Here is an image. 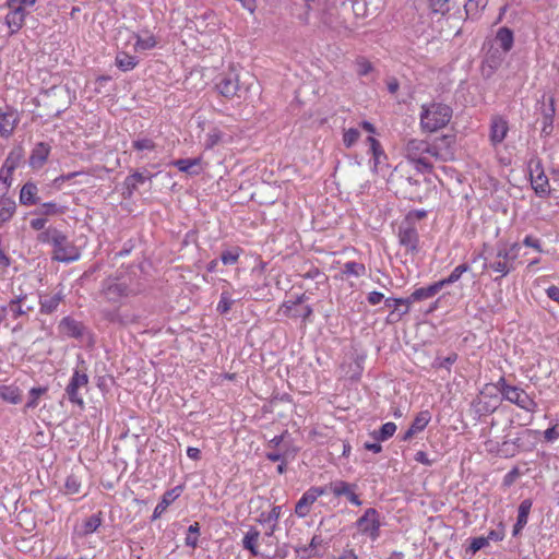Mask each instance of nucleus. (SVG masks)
Here are the masks:
<instances>
[{
  "label": "nucleus",
  "instance_id": "f257e3e1",
  "mask_svg": "<svg viewBox=\"0 0 559 559\" xmlns=\"http://www.w3.org/2000/svg\"><path fill=\"white\" fill-rule=\"evenodd\" d=\"M143 292L139 278L128 273L108 276L102 282L100 295L109 304H122L124 300L135 297Z\"/></svg>",
  "mask_w": 559,
  "mask_h": 559
},
{
  "label": "nucleus",
  "instance_id": "f03ea898",
  "mask_svg": "<svg viewBox=\"0 0 559 559\" xmlns=\"http://www.w3.org/2000/svg\"><path fill=\"white\" fill-rule=\"evenodd\" d=\"M453 110L443 103L431 102L420 106L419 124L423 132L433 133L451 121Z\"/></svg>",
  "mask_w": 559,
  "mask_h": 559
},
{
  "label": "nucleus",
  "instance_id": "7ed1b4c3",
  "mask_svg": "<svg viewBox=\"0 0 559 559\" xmlns=\"http://www.w3.org/2000/svg\"><path fill=\"white\" fill-rule=\"evenodd\" d=\"M496 388L503 400L515 404L526 412H536L537 403L523 389L508 383L504 377L498 380Z\"/></svg>",
  "mask_w": 559,
  "mask_h": 559
},
{
  "label": "nucleus",
  "instance_id": "20e7f679",
  "mask_svg": "<svg viewBox=\"0 0 559 559\" xmlns=\"http://www.w3.org/2000/svg\"><path fill=\"white\" fill-rule=\"evenodd\" d=\"M215 88L225 98L240 97L239 73L235 67H230L215 78Z\"/></svg>",
  "mask_w": 559,
  "mask_h": 559
},
{
  "label": "nucleus",
  "instance_id": "39448f33",
  "mask_svg": "<svg viewBox=\"0 0 559 559\" xmlns=\"http://www.w3.org/2000/svg\"><path fill=\"white\" fill-rule=\"evenodd\" d=\"M88 376L85 371L75 369L70 378L68 385L64 389V396L72 403L80 407L84 406L83 395L81 390L87 391Z\"/></svg>",
  "mask_w": 559,
  "mask_h": 559
},
{
  "label": "nucleus",
  "instance_id": "423d86ee",
  "mask_svg": "<svg viewBox=\"0 0 559 559\" xmlns=\"http://www.w3.org/2000/svg\"><path fill=\"white\" fill-rule=\"evenodd\" d=\"M307 300L305 294L298 295L295 299H289L281 305L280 311L292 319H302L307 321L313 313V309L309 305H302Z\"/></svg>",
  "mask_w": 559,
  "mask_h": 559
},
{
  "label": "nucleus",
  "instance_id": "0eeeda50",
  "mask_svg": "<svg viewBox=\"0 0 559 559\" xmlns=\"http://www.w3.org/2000/svg\"><path fill=\"white\" fill-rule=\"evenodd\" d=\"M53 247L52 260L59 262H73L80 258V252L62 231L58 234V240L51 243Z\"/></svg>",
  "mask_w": 559,
  "mask_h": 559
},
{
  "label": "nucleus",
  "instance_id": "6e6552de",
  "mask_svg": "<svg viewBox=\"0 0 559 559\" xmlns=\"http://www.w3.org/2000/svg\"><path fill=\"white\" fill-rule=\"evenodd\" d=\"M379 512L374 508H368L365 513L356 521L358 530L368 535L371 540H377L380 536Z\"/></svg>",
  "mask_w": 559,
  "mask_h": 559
},
{
  "label": "nucleus",
  "instance_id": "1a4fd4ad",
  "mask_svg": "<svg viewBox=\"0 0 559 559\" xmlns=\"http://www.w3.org/2000/svg\"><path fill=\"white\" fill-rule=\"evenodd\" d=\"M455 141L454 134H444L437 138L432 143V157L439 160H450L455 155Z\"/></svg>",
  "mask_w": 559,
  "mask_h": 559
},
{
  "label": "nucleus",
  "instance_id": "9d476101",
  "mask_svg": "<svg viewBox=\"0 0 559 559\" xmlns=\"http://www.w3.org/2000/svg\"><path fill=\"white\" fill-rule=\"evenodd\" d=\"M5 7L9 9V12L4 17V23L10 29V35H14L24 26L28 12L20 7V4L11 2V0H7Z\"/></svg>",
  "mask_w": 559,
  "mask_h": 559
},
{
  "label": "nucleus",
  "instance_id": "9b49d317",
  "mask_svg": "<svg viewBox=\"0 0 559 559\" xmlns=\"http://www.w3.org/2000/svg\"><path fill=\"white\" fill-rule=\"evenodd\" d=\"M326 493V487H310L305 491L295 506V513L298 518H306L310 512V507L316 500Z\"/></svg>",
  "mask_w": 559,
  "mask_h": 559
},
{
  "label": "nucleus",
  "instance_id": "f8f14e48",
  "mask_svg": "<svg viewBox=\"0 0 559 559\" xmlns=\"http://www.w3.org/2000/svg\"><path fill=\"white\" fill-rule=\"evenodd\" d=\"M19 122L20 112L15 108L7 105L4 109H0V136L10 138Z\"/></svg>",
  "mask_w": 559,
  "mask_h": 559
},
{
  "label": "nucleus",
  "instance_id": "ddd939ff",
  "mask_svg": "<svg viewBox=\"0 0 559 559\" xmlns=\"http://www.w3.org/2000/svg\"><path fill=\"white\" fill-rule=\"evenodd\" d=\"M399 240L408 251L418 252L419 236L414 225L403 222L399 227Z\"/></svg>",
  "mask_w": 559,
  "mask_h": 559
},
{
  "label": "nucleus",
  "instance_id": "4468645a",
  "mask_svg": "<svg viewBox=\"0 0 559 559\" xmlns=\"http://www.w3.org/2000/svg\"><path fill=\"white\" fill-rule=\"evenodd\" d=\"M26 298L27 295L23 293L14 296V298H12L7 306H3L1 308V311H9L13 319H17L20 317H27L28 313L34 310V306L27 305Z\"/></svg>",
  "mask_w": 559,
  "mask_h": 559
},
{
  "label": "nucleus",
  "instance_id": "2eb2a0df",
  "mask_svg": "<svg viewBox=\"0 0 559 559\" xmlns=\"http://www.w3.org/2000/svg\"><path fill=\"white\" fill-rule=\"evenodd\" d=\"M330 491L335 497L345 496L347 500L354 506H361L362 502L359 499L358 495H356L355 489L357 488L356 484H350L344 480H336L330 484Z\"/></svg>",
  "mask_w": 559,
  "mask_h": 559
},
{
  "label": "nucleus",
  "instance_id": "dca6fc26",
  "mask_svg": "<svg viewBox=\"0 0 559 559\" xmlns=\"http://www.w3.org/2000/svg\"><path fill=\"white\" fill-rule=\"evenodd\" d=\"M516 269V264L512 263L507 258H497L495 255L493 261H489V259H485V263L483 264V270H491L499 274V276L495 277V282H499L502 277L509 275Z\"/></svg>",
  "mask_w": 559,
  "mask_h": 559
},
{
  "label": "nucleus",
  "instance_id": "f3484780",
  "mask_svg": "<svg viewBox=\"0 0 559 559\" xmlns=\"http://www.w3.org/2000/svg\"><path fill=\"white\" fill-rule=\"evenodd\" d=\"M425 154L432 156L431 143L418 139H411L406 143L405 156L411 163L425 156Z\"/></svg>",
  "mask_w": 559,
  "mask_h": 559
},
{
  "label": "nucleus",
  "instance_id": "a211bd4d",
  "mask_svg": "<svg viewBox=\"0 0 559 559\" xmlns=\"http://www.w3.org/2000/svg\"><path fill=\"white\" fill-rule=\"evenodd\" d=\"M59 329L67 336L76 338V340L82 338L85 334L88 333V329L86 328V325L83 322L78 321L69 316L64 317L60 321Z\"/></svg>",
  "mask_w": 559,
  "mask_h": 559
},
{
  "label": "nucleus",
  "instance_id": "6ab92c4d",
  "mask_svg": "<svg viewBox=\"0 0 559 559\" xmlns=\"http://www.w3.org/2000/svg\"><path fill=\"white\" fill-rule=\"evenodd\" d=\"M367 144L369 145V152L372 155V170L374 173H379L383 169L384 166H386V159L388 156L382 148L381 143L373 136H368L366 140Z\"/></svg>",
  "mask_w": 559,
  "mask_h": 559
},
{
  "label": "nucleus",
  "instance_id": "aec40b11",
  "mask_svg": "<svg viewBox=\"0 0 559 559\" xmlns=\"http://www.w3.org/2000/svg\"><path fill=\"white\" fill-rule=\"evenodd\" d=\"M51 146L46 142H38L32 150L28 163L33 169H39L46 163Z\"/></svg>",
  "mask_w": 559,
  "mask_h": 559
},
{
  "label": "nucleus",
  "instance_id": "412c9836",
  "mask_svg": "<svg viewBox=\"0 0 559 559\" xmlns=\"http://www.w3.org/2000/svg\"><path fill=\"white\" fill-rule=\"evenodd\" d=\"M509 131L508 122L502 117H495L490 124V141L493 145L501 143Z\"/></svg>",
  "mask_w": 559,
  "mask_h": 559
},
{
  "label": "nucleus",
  "instance_id": "4be33fe9",
  "mask_svg": "<svg viewBox=\"0 0 559 559\" xmlns=\"http://www.w3.org/2000/svg\"><path fill=\"white\" fill-rule=\"evenodd\" d=\"M20 203L25 206L39 204L38 188L36 183L27 181L24 183L20 191Z\"/></svg>",
  "mask_w": 559,
  "mask_h": 559
},
{
  "label": "nucleus",
  "instance_id": "5701e85b",
  "mask_svg": "<svg viewBox=\"0 0 559 559\" xmlns=\"http://www.w3.org/2000/svg\"><path fill=\"white\" fill-rule=\"evenodd\" d=\"M181 491L182 486H176L175 488L167 490L163 495L162 500L155 507L152 520L158 519L162 515V513L165 512L168 506L181 495Z\"/></svg>",
  "mask_w": 559,
  "mask_h": 559
},
{
  "label": "nucleus",
  "instance_id": "b1692460",
  "mask_svg": "<svg viewBox=\"0 0 559 559\" xmlns=\"http://www.w3.org/2000/svg\"><path fill=\"white\" fill-rule=\"evenodd\" d=\"M531 187L538 198L545 199L550 195L551 189L546 174L534 175L530 178Z\"/></svg>",
  "mask_w": 559,
  "mask_h": 559
},
{
  "label": "nucleus",
  "instance_id": "393cba45",
  "mask_svg": "<svg viewBox=\"0 0 559 559\" xmlns=\"http://www.w3.org/2000/svg\"><path fill=\"white\" fill-rule=\"evenodd\" d=\"M179 171L188 175H199L201 173V158H179L171 163Z\"/></svg>",
  "mask_w": 559,
  "mask_h": 559
},
{
  "label": "nucleus",
  "instance_id": "a878e982",
  "mask_svg": "<svg viewBox=\"0 0 559 559\" xmlns=\"http://www.w3.org/2000/svg\"><path fill=\"white\" fill-rule=\"evenodd\" d=\"M320 21L326 28L341 33L342 29H347L343 21L335 14L334 9H326L322 12Z\"/></svg>",
  "mask_w": 559,
  "mask_h": 559
},
{
  "label": "nucleus",
  "instance_id": "bb28decb",
  "mask_svg": "<svg viewBox=\"0 0 559 559\" xmlns=\"http://www.w3.org/2000/svg\"><path fill=\"white\" fill-rule=\"evenodd\" d=\"M16 212V203L15 201L7 197V194H2L0 197V227L11 221L13 215Z\"/></svg>",
  "mask_w": 559,
  "mask_h": 559
},
{
  "label": "nucleus",
  "instance_id": "cd10ccee",
  "mask_svg": "<svg viewBox=\"0 0 559 559\" xmlns=\"http://www.w3.org/2000/svg\"><path fill=\"white\" fill-rule=\"evenodd\" d=\"M442 289L441 283L435 282L426 287L416 288L411 295L412 302L435 297Z\"/></svg>",
  "mask_w": 559,
  "mask_h": 559
},
{
  "label": "nucleus",
  "instance_id": "c85d7f7f",
  "mask_svg": "<svg viewBox=\"0 0 559 559\" xmlns=\"http://www.w3.org/2000/svg\"><path fill=\"white\" fill-rule=\"evenodd\" d=\"M366 266L362 263H358L356 261H348L344 263L341 274L336 276V278L345 280L348 277H361L366 275Z\"/></svg>",
  "mask_w": 559,
  "mask_h": 559
},
{
  "label": "nucleus",
  "instance_id": "c756f323",
  "mask_svg": "<svg viewBox=\"0 0 559 559\" xmlns=\"http://www.w3.org/2000/svg\"><path fill=\"white\" fill-rule=\"evenodd\" d=\"M284 452H280L276 449H270L265 452V457L271 462L289 461L295 459L297 449L292 444H284Z\"/></svg>",
  "mask_w": 559,
  "mask_h": 559
},
{
  "label": "nucleus",
  "instance_id": "7c9ffc66",
  "mask_svg": "<svg viewBox=\"0 0 559 559\" xmlns=\"http://www.w3.org/2000/svg\"><path fill=\"white\" fill-rule=\"evenodd\" d=\"M495 40L504 52H509L512 49L514 43L513 32L509 27H500L497 31Z\"/></svg>",
  "mask_w": 559,
  "mask_h": 559
},
{
  "label": "nucleus",
  "instance_id": "2f4dec72",
  "mask_svg": "<svg viewBox=\"0 0 559 559\" xmlns=\"http://www.w3.org/2000/svg\"><path fill=\"white\" fill-rule=\"evenodd\" d=\"M0 397L8 403L19 404L22 401L21 390L15 384H2Z\"/></svg>",
  "mask_w": 559,
  "mask_h": 559
},
{
  "label": "nucleus",
  "instance_id": "473e14b6",
  "mask_svg": "<svg viewBox=\"0 0 559 559\" xmlns=\"http://www.w3.org/2000/svg\"><path fill=\"white\" fill-rule=\"evenodd\" d=\"M64 295L62 292L56 293L53 296L49 298H40L39 305H40V313L44 314H51L55 312L60 305V302L63 300Z\"/></svg>",
  "mask_w": 559,
  "mask_h": 559
},
{
  "label": "nucleus",
  "instance_id": "72a5a7b5",
  "mask_svg": "<svg viewBox=\"0 0 559 559\" xmlns=\"http://www.w3.org/2000/svg\"><path fill=\"white\" fill-rule=\"evenodd\" d=\"M326 545V542L320 534L313 535L310 544L306 547L297 549V552L302 554L304 557L311 558L319 554V549Z\"/></svg>",
  "mask_w": 559,
  "mask_h": 559
},
{
  "label": "nucleus",
  "instance_id": "f704fd0d",
  "mask_svg": "<svg viewBox=\"0 0 559 559\" xmlns=\"http://www.w3.org/2000/svg\"><path fill=\"white\" fill-rule=\"evenodd\" d=\"M115 64L119 70L127 72L133 70L139 64V60L134 56L119 51L116 55Z\"/></svg>",
  "mask_w": 559,
  "mask_h": 559
},
{
  "label": "nucleus",
  "instance_id": "c9c22d12",
  "mask_svg": "<svg viewBox=\"0 0 559 559\" xmlns=\"http://www.w3.org/2000/svg\"><path fill=\"white\" fill-rule=\"evenodd\" d=\"M67 207L63 205H59L56 202H45L41 203L38 209H36L32 214L39 216H55L61 215L66 213Z\"/></svg>",
  "mask_w": 559,
  "mask_h": 559
},
{
  "label": "nucleus",
  "instance_id": "e433bc0d",
  "mask_svg": "<svg viewBox=\"0 0 559 559\" xmlns=\"http://www.w3.org/2000/svg\"><path fill=\"white\" fill-rule=\"evenodd\" d=\"M24 157V150L22 146H15L13 147L10 153L8 154L4 163L2 166L8 168L7 171H14L19 165L21 164L22 159Z\"/></svg>",
  "mask_w": 559,
  "mask_h": 559
},
{
  "label": "nucleus",
  "instance_id": "4c0bfd02",
  "mask_svg": "<svg viewBox=\"0 0 559 559\" xmlns=\"http://www.w3.org/2000/svg\"><path fill=\"white\" fill-rule=\"evenodd\" d=\"M396 429L397 426L394 423L388 421L383 424L379 430L372 431L371 437L378 442H383L393 437Z\"/></svg>",
  "mask_w": 559,
  "mask_h": 559
},
{
  "label": "nucleus",
  "instance_id": "58836bf2",
  "mask_svg": "<svg viewBox=\"0 0 559 559\" xmlns=\"http://www.w3.org/2000/svg\"><path fill=\"white\" fill-rule=\"evenodd\" d=\"M520 248L521 247H520L519 242L511 243L509 248L499 243L498 248H497L496 257L497 258H507V260L509 259L512 263L516 264Z\"/></svg>",
  "mask_w": 559,
  "mask_h": 559
},
{
  "label": "nucleus",
  "instance_id": "ea45409f",
  "mask_svg": "<svg viewBox=\"0 0 559 559\" xmlns=\"http://www.w3.org/2000/svg\"><path fill=\"white\" fill-rule=\"evenodd\" d=\"M555 112H556L555 99L551 96V97H549L548 107H545V105H543V110H542V115H543V119H544L543 132H545L547 134L550 133V131L552 129Z\"/></svg>",
  "mask_w": 559,
  "mask_h": 559
},
{
  "label": "nucleus",
  "instance_id": "a19ab883",
  "mask_svg": "<svg viewBox=\"0 0 559 559\" xmlns=\"http://www.w3.org/2000/svg\"><path fill=\"white\" fill-rule=\"evenodd\" d=\"M412 304V300H411V297L408 296L407 298H386L384 299V305L386 308H391L393 309V311L391 312V316H394L395 311L399 309L400 306H405V309L399 313V319L408 313L409 311V305Z\"/></svg>",
  "mask_w": 559,
  "mask_h": 559
},
{
  "label": "nucleus",
  "instance_id": "79ce46f5",
  "mask_svg": "<svg viewBox=\"0 0 559 559\" xmlns=\"http://www.w3.org/2000/svg\"><path fill=\"white\" fill-rule=\"evenodd\" d=\"M259 537H260V532L257 528L251 527L250 531L245 535V537L242 539V547L246 550H249L253 556L258 555L257 544H258Z\"/></svg>",
  "mask_w": 559,
  "mask_h": 559
},
{
  "label": "nucleus",
  "instance_id": "37998d69",
  "mask_svg": "<svg viewBox=\"0 0 559 559\" xmlns=\"http://www.w3.org/2000/svg\"><path fill=\"white\" fill-rule=\"evenodd\" d=\"M469 271V265L467 263H462L460 265H457L448 277H444L442 280L439 281V283H441V286L442 288L444 286H448V285H451V284H454L455 282H457L461 276L468 272Z\"/></svg>",
  "mask_w": 559,
  "mask_h": 559
},
{
  "label": "nucleus",
  "instance_id": "c03bdc74",
  "mask_svg": "<svg viewBox=\"0 0 559 559\" xmlns=\"http://www.w3.org/2000/svg\"><path fill=\"white\" fill-rule=\"evenodd\" d=\"M430 420L431 415L429 411H421L415 416L411 427L418 433L428 426Z\"/></svg>",
  "mask_w": 559,
  "mask_h": 559
},
{
  "label": "nucleus",
  "instance_id": "a18cd8bd",
  "mask_svg": "<svg viewBox=\"0 0 559 559\" xmlns=\"http://www.w3.org/2000/svg\"><path fill=\"white\" fill-rule=\"evenodd\" d=\"M242 251L243 250L240 247H234L229 250H225L221 253V261L225 265H234L238 262Z\"/></svg>",
  "mask_w": 559,
  "mask_h": 559
},
{
  "label": "nucleus",
  "instance_id": "49530a36",
  "mask_svg": "<svg viewBox=\"0 0 559 559\" xmlns=\"http://www.w3.org/2000/svg\"><path fill=\"white\" fill-rule=\"evenodd\" d=\"M133 37L135 38L134 49L135 51H142V50H150L153 49L157 41L154 36H148L147 38H142L138 34H133Z\"/></svg>",
  "mask_w": 559,
  "mask_h": 559
},
{
  "label": "nucleus",
  "instance_id": "de8ad7c7",
  "mask_svg": "<svg viewBox=\"0 0 559 559\" xmlns=\"http://www.w3.org/2000/svg\"><path fill=\"white\" fill-rule=\"evenodd\" d=\"M200 535V524L194 522L188 527L187 536L185 539L186 546L195 548L198 546V538Z\"/></svg>",
  "mask_w": 559,
  "mask_h": 559
},
{
  "label": "nucleus",
  "instance_id": "09e8293b",
  "mask_svg": "<svg viewBox=\"0 0 559 559\" xmlns=\"http://www.w3.org/2000/svg\"><path fill=\"white\" fill-rule=\"evenodd\" d=\"M282 512L281 506H273L270 512H262L258 519L259 523H277Z\"/></svg>",
  "mask_w": 559,
  "mask_h": 559
},
{
  "label": "nucleus",
  "instance_id": "8fccbe9b",
  "mask_svg": "<svg viewBox=\"0 0 559 559\" xmlns=\"http://www.w3.org/2000/svg\"><path fill=\"white\" fill-rule=\"evenodd\" d=\"M102 524V512L93 514L83 523V533L85 535L94 533Z\"/></svg>",
  "mask_w": 559,
  "mask_h": 559
},
{
  "label": "nucleus",
  "instance_id": "3c124183",
  "mask_svg": "<svg viewBox=\"0 0 559 559\" xmlns=\"http://www.w3.org/2000/svg\"><path fill=\"white\" fill-rule=\"evenodd\" d=\"M356 73L359 76H366L373 71L372 63L365 57L359 56L355 60Z\"/></svg>",
  "mask_w": 559,
  "mask_h": 559
},
{
  "label": "nucleus",
  "instance_id": "603ef678",
  "mask_svg": "<svg viewBox=\"0 0 559 559\" xmlns=\"http://www.w3.org/2000/svg\"><path fill=\"white\" fill-rule=\"evenodd\" d=\"M301 277L306 280H317V285L328 282V276L317 266H311L307 272L301 274Z\"/></svg>",
  "mask_w": 559,
  "mask_h": 559
},
{
  "label": "nucleus",
  "instance_id": "864d4df0",
  "mask_svg": "<svg viewBox=\"0 0 559 559\" xmlns=\"http://www.w3.org/2000/svg\"><path fill=\"white\" fill-rule=\"evenodd\" d=\"M234 302H235V300L231 299L230 294L227 290H223L221 294V298L217 304L216 310L221 314H225L231 309V306L234 305Z\"/></svg>",
  "mask_w": 559,
  "mask_h": 559
},
{
  "label": "nucleus",
  "instance_id": "5fc2aeb1",
  "mask_svg": "<svg viewBox=\"0 0 559 559\" xmlns=\"http://www.w3.org/2000/svg\"><path fill=\"white\" fill-rule=\"evenodd\" d=\"M532 506H533V502L531 499H524L520 503L519 510H518L516 522L523 523L524 525L527 524L528 514L531 512Z\"/></svg>",
  "mask_w": 559,
  "mask_h": 559
},
{
  "label": "nucleus",
  "instance_id": "6e6d98bb",
  "mask_svg": "<svg viewBox=\"0 0 559 559\" xmlns=\"http://www.w3.org/2000/svg\"><path fill=\"white\" fill-rule=\"evenodd\" d=\"M360 138V132L356 128H349L343 132V144L345 147L350 148Z\"/></svg>",
  "mask_w": 559,
  "mask_h": 559
},
{
  "label": "nucleus",
  "instance_id": "4d7b16f0",
  "mask_svg": "<svg viewBox=\"0 0 559 559\" xmlns=\"http://www.w3.org/2000/svg\"><path fill=\"white\" fill-rule=\"evenodd\" d=\"M7 170L8 168H5L4 166H2L0 169V197L2 194H8V191L11 186L13 171Z\"/></svg>",
  "mask_w": 559,
  "mask_h": 559
},
{
  "label": "nucleus",
  "instance_id": "13d9d810",
  "mask_svg": "<svg viewBox=\"0 0 559 559\" xmlns=\"http://www.w3.org/2000/svg\"><path fill=\"white\" fill-rule=\"evenodd\" d=\"M60 231L61 230H59L55 227H49L45 230H41V233L38 234L37 240L41 243H50L51 245L53 241L58 240V234Z\"/></svg>",
  "mask_w": 559,
  "mask_h": 559
},
{
  "label": "nucleus",
  "instance_id": "bf43d9fd",
  "mask_svg": "<svg viewBox=\"0 0 559 559\" xmlns=\"http://www.w3.org/2000/svg\"><path fill=\"white\" fill-rule=\"evenodd\" d=\"M527 170L530 178L534 177V175L545 174L543 162L537 155L530 158L527 163Z\"/></svg>",
  "mask_w": 559,
  "mask_h": 559
},
{
  "label": "nucleus",
  "instance_id": "052dcab7",
  "mask_svg": "<svg viewBox=\"0 0 559 559\" xmlns=\"http://www.w3.org/2000/svg\"><path fill=\"white\" fill-rule=\"evenodd\" d=\"M46 386L32 388L29 390V399L25 405L26 408H35L38 405V399L47 392Z\"/></svg>",
  "mask_w": 559,
  "mask_h": 559
},
{
  "label": "nucleus",
  "instance_id": "680f3d73",
  "mask_svg": "<svg viewBox=\"0 0 559 559\" xmlns=\"http://www.w3.org/2000/svg\"><path fill=\"white\" fill-rule=\"evenodd\" d=\"M459 356L452 352L444 358L437 357L433 362L435 368H444L450 371L451 366L457 360Z\"/></svg>",
  "mask_w": 559,
  "mask_h": 559
},
{
  "label": "nucleus",
  "instance_id": "e2e57ef3",
  "mask_svg": "<svg viewBox=\"0 0 559 559\" xmlns=\"http://www.w3.org/2000/svg\"><path fill=\"white\" fill-rule=\"evenodd\" d=\"M80 488H81V481H80L79 477L74 474L69 475L64 483L66 493H68V495L78 493L80 491Z\"/></svg>",
  "mask_w": 559,
  "mask_h": 559
},
{
  "label": "nucleus",
  "instance_id": "0e129e2a",
  "mask_svg": "<svg viewBox=\"0 0 559 559\" xmlns=\"http://www.w3.org/2000/svg\"><path fill=\"white\" fill-rule=\"evenodd\" d=\"M132 147L136 151H153L156 147V144L153 140L144 138L136 139L132 142Z\"/></svg>",
  "mask_w": 559,
  "mask_h": 559
},
{
  "label": "nucleus",
  "instance_id": "69168bd1",
  "mask_svg": "<svg viewBox=\"0 0 559 559\" xmlns=\"http://www.w3.org/2000/svg\"><path fill=\"white\" fill-rule=\"evenodd\" d=\"M497 454L503 457H512L515 453V448H512L510 440H504L501 444H497Z\"/></svg>",
  "mask_w": 559,
  "mask_h": 559
},
{
  "label": "nucleus",
  "instance_id": "338daca9",
  "mask_svg": "<svg viewBox=\"0 0 559 559\" xmlns=\"http://www.w3.org/2000/svg\"><path fill=\"white\" fill-rule=\"evenodd\" d=\"M289 437L287 430L284 431L281 435L274 436L266 444V449H278L281 445L284 444H290V442L287 441V438Z\"/></svg>",
  "mask_w": 559,
  "mask_h": 559
},
{
  "label": "nucleus",
  "instance_id": "774afa93",
  "mask_svg": "<svg viewBox=\"0 0 559 559\" xmlns=\"http://www.w3.org/2000/svg\"><path fill=\"white\" fill-rule=\"evenodd\" d=\"M412 163L414 164L415 168L423 174H430L432 171L433 165L426 156L417 158Z\"/></svg>",
  "mask_w": 559,
  "mask_h": 559
}]
</instances>
